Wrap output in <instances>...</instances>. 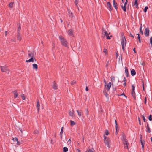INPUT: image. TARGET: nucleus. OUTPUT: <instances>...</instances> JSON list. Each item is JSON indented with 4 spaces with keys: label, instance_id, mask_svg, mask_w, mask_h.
<instances>
[{
    "label": "nucleus",
    "instance_id": "obj_1",
    "mask_svg": "<svg viewBox=\"0 0 152 152\" xmlns=\"http://www.w3.org/2000/svg\"><path fill=\"white\" fill-rule=\"evenodd\" d=\"M59 39L61 41V44L62 46L67 48H69L68 43L66 39L61 35L59 36Z\"/></svg>",
    "mask_w": 152,
    "mask_h": 152
},
{
    "label": "nucleus",
    "instance_id": "obj_2",
    "mask_svg": "<svg viewBox=\"0 0 152 152\" xmlns=\"http://www.w3.org/2000/svg\"><path fill=\"white\" fill-rule=\"evenodd\" d=\"M121 44L123 50L124 51L126 45V40L125 37L124 35H121Z\"/></svg>",
    "mask_w": 152,
    "mask_h": 152
},
{
    "label": "nucleus",
    "instance_id": "obj_3",
    "mask_svg": "<svg viewBox=\"0 0 152 152\" xmlns=\"http://www.w3.org/2000/svg\"><path fill=\"white\" fill-rule=\"evenodd\" d=\"M104 142L105 145L107 147H110V145L111 140L110 139L104 135Z\"/></svg>",
    "mask_w": 152,
    "mask_h": 152
},
{
    "label": "nucleus",
    "instance_id": "obj_4",
    "mask_svg": "<svg viewBox=\"0 0 152 152\" xmlns=\"http://www.w3.org/2000/svg\"><path fill=\"white\" fill-rule=\"evenodd\" d=\"M1 70L2 72H6L7 74H9V70L7 66H1Z\"/></svg>",
    "mask_w": 152,
    "mask_h": 152
},
{
    "label": "nucleus",
    "instance_id": "obj_5",
    "mask_svg": "<svg viewBox=\"0 0 152 152\" xmlns=\"http://www.w3.org/2000/svg\"><path fill=\"white\" fill-rule=\"evenodd\" d=\"M107 8L109 11H111L113 10V8L111 5V3L109 2H108L107 3Z\"/></svg>",
    "mask_w": 152,
    "mask_h": 152
},
{
    "label": "nucleus",
    "instance_id": "obj_6",
    "mask_svg": "<svg viewBox=\"0 0 152 152\" xmlns=\"http://www.w3.org/2000/svg\"><path fill=\"white\" fill-rule=\"evenodd\" d=\"M149 29L148 28H145L144 34L145 36L147 37L149 35Z\"/></svg>",
    "mask_w": 152,
    "mask_h": 152
},
{
    "label": "nucleus",
    "instance_id": "obj_7",
    "mask_svg": "<svg viewBox=\"0 0 152 152\" xmlns=\"http://www.w3.org/2000/svg\"><path fill=\"white\" fill-rule=\"evenodd\" d=\"M123 143L124 145V148L128 149V146L129 145V143L128 142L127 140L123 142Z\"/></svg>",
    "mask_w": 152,
    "mask_h": 152
},
{
    "label": "nucleus",
    "instance_id": "obj_8",
    "mask_svg": "<svg viewBox=\"0 0 152 152\" xmlns=\"http://www.w3.org/2000/svg\"><path fill=\"white\" fill-rule=\"evenodd\" d=\"M105 86L106 87V86H107V88H106L107 89L108 91H109L111 86V82H109L107 84V85H106L105 83Z\"/></svg>",
    "mask_w": 152,
    "mask_h": 152
},
{
    "label": "nucleus",
    "instance_id": "obj_9",
    "mask_svg": "<svg viewBox=\"0 0 152 152\" xmlns=\"http://www.w3.org/2000/svg\"><path fill=\"white\" fill-rule=\"evenodd\" d=\"M113 6L115 10H117L118 9V4L116 2L115 0H113Z\"/></svg>",
    "mask_w": 152,
    "mask_h": 152
},
{
    "label": "nucleus",
    "instance_id": "obj_10",
    "mask_svg": "<svg viewBox=\"0 0 152 152\" xmlns=\"http://www.w3.org/2000/svg\"><path fill=\"white\" fill-rule=\"evenodd\" d=\"M67 33L69 36H73V31L72 29H70L67 32Z\"/></svg>",
    "mask_w": 152,
    "mask_h": 152
},
{
    "label": "nucleus",
    "instance_id": "obj_11",
    "mask_svg": "<svg viewBox=\"0 0 152 152\" xmlns=\"http://www.w3.org/2000/svg\"><path fill=\"white\" fill-rule=\"evenodd\" d=\"M76 111L78 115L80 117H83V113L81 110H80L79 111L77 110Z\"/></svg>",
    "mask_w": 152,
    "mask_h": 152
},
{
    "label": "nucleus",
    "instance_id": "obj_12",
    "mask_svg": "<svg viewBox=\"0 0 152 152\" xmlns=\"http://www.w3.org/2000/svg\"><path fill=\"white\" fill-rule=\"evenodd\" d=\"M52 87L53 89L56 90L58 88L57 85L55 81L54 82L53 84Z\"/></svg>",
    "mask_w": 152,
    "mask_h": 152
},
{
    "label": "nucleus",
    "instance_id": "obj_13",
    "mask_svg": "<svg viewBox=\"0 0 152 152\" xmlns=\"http://www.w3.org/2000/svg\"><path fill=\"white\" fill-rule=\"evenodd\" d=\"M13 92L14 94V97L15 98L19 97V96L18 95V94L16 90L13 91Z\"/></svg>",
    "mask_w": 152,
    "mask_h": 152
},
{
    "label": "nucleus",
    "instance_id": "obj_14",
    "mask_svg": "<svg viewBox=\"0 0 152 152\" xmlns=\"http://www.w3.org/2000/svg\"><path fill=\"white\" fill-rule=\"evenodd\" d=\"M102 33L104 35V36L107 35L108 34L107 32L104 29V28H102Z\"/></svg>",
    "mask_w": 152,
    "mask_h": 152
},
{
    "label": "nucleus",
    "instance_id": "obj_15",
    "mask_svg": "<svg viewBox=\"0 0 152 152\" xmlns=\"http://www.w3.org/2000/svg\"><path fill=\"white\" fill-rule=\"evenodd\" d=\"M36 107L38 111V113H39L40 108V104L39 101L38 100L37 101V102Z\"/></svg>",
    "mask_w": 152,
    "mask_h": 152
},
{
    "label": "nucleus",
    "instance_id": "obj_16",
    "mask_svg": "<svg viewBox=\"0 0 152 152\" xmlns=\"http://www.w3.org/2000/svg\"><path fill=\"white\" fill-rule=\"evenodd\" d=\"M69 114V115L72 117H73L75 115V113L74 111L73 110L71 111H70Z\"/></svg>",
    "mask_w": 152,
    "mask_h": 152
},
{
    "label": "nucleus",
    "instance_id": "obj_17",
    "mask_svg": "<svg viewBox=\"0 0 152 152\" xmlns=\"http://www.w3.org/2000/svg\"><path fill=\"white\" fill-rule=\"evenodd\" d=\"M103 92L105 97L108 99L109 98L108 94L106 91V90H104Z\"/></svg>",
    "mask_w": 152,
    "mask_h": 152
},
{
    "label": "nucleus",
    "instance_id": "obj_18",
    "mask_svg": "<svg viewBox=\"0 0 152 152\" xmlns=\"http://www.w3.org/2000/svg\"><path fill=\"white\" fill-rule=\"evenodd\" d=\"M125 73L126 74V76L127 77L128 76L129 73L128 71V69L127 67H125Z\"/></svg>",
    "mask_w": 152,
    "mask_h": 152
},
{
    "label": "nucleus",
    "instance_id": "obj_19",
    "mask_svg": "<svg viewBox=\"0 0 152 152\" xmlns=\"http://www.w3.org/2000/svg\"><path fill=\"white\" fill-rule=\"evenodd\" d=\"M17 37L18 40H19L20 41L21 40V35H20V33L18 32V34H17Z\"/></svg>",
    "mask_w": 152,
    "mask_h": 152
},
{
    "label": "nucleus",
    "instance_id": "obj_20",
    "mask_svg": "<svg viewBox=\"0 0 152 152\" xmlns=\"http://www.w3.org/2000/svg\"><path fill=\"white\" fill-rule=\"evenodd\" d=\"M121 139L123 142L127 140V139H126V137L124 134H122V135Z\"/></svg>",
    "mask_w": 152,
    "mask_h": 152
},
{
    "label": "nucleus",
    "instance_id": "obj_21",
    "mask_svg": "<svg viewBox=\"0 0 152 152\" xmlns=\"http://www.w3.org/2000/svg\"><path fill=\"white\" fill-rule=\"evenodd\" d=\"M135 2L134 3V5L135 6L136 8H138V4L137 2L138 0H135Z\"/></svg>",
    "mask_w": 152,
    "mask_h": 152
},
{
    "label": "nucleus",
    "instance_id": "obj_22",
    "mask_svg": "<svg viewBox=\"0 0 152 152\" xmlns=\"http://www.w3.org/2000/svg\"><path fill=\"white\" fill-rule=\"evenodd\" d=\"M120 5L121 7V8L123 9V10L124 12H126V7L125 6H123L122 3Z\"/></svg>",
    "mask_w": 152,
    "mask_h": 152
},
{
    "label": "nucleus",
    "instance_id": "obj_23",
    "mask_svg": "<svg viewBox=\"0 0 152 152\" xmlns=\"http://www.w3.org/2000/svg\"><path fill=\"white\" fill-rule=\"evenodd\" d=\"M34 57L31 58L30 59H29V60H26V62H34Z\"/></svg>",
    "mask_w": 152,
    "mask_h": 152
},
{
    "label": "nucleus",
    "instance_id": "obj_24",
    "mask_svg": "<svg viewBox=\"0 0 152 152\" xmlns=\"http://www.w3.org/2000/svg\"><path fill=\"white\" fill-rule=\"evenodd\" d=\"M140 142L142 145V147L143 149L145 142L144 140H140Z\"/></svg>",
    "mask_w": 152,
    "mask_h": 152
},
{
    "label": "nucleus",
    "instance_id": "obj_25",
    "mask_svg": "<svg viewBox=\"0 0 152 152\" xmlns=\"http://www.w3.org/2000/svg\"><path fill=\"white\" fill-rule=\"evenodd\" d=\"M131 75L132 76H134L136 74V72L135 70L134 69H132L131 72Z\"/></svg>",
    "mask_w": 152,
    "mask_h": 152
},
{
    "label": "nucleus",
    "instance_id": "obj_26",
    "mask_svg": "<svg viewBox=\"0 0 152 152\" xmlns=\"http://www.w3.org/2000/svg\"><path fill=\"white\" fill-rule=\"evenodd\" d=\"M33 68L34 69H38V66L36 64H34L32 65Z\"/></svg>",
    "mask_w": 152,
    "mask_h": 152
},
{
    "label": "nucleus",
    "instance_id": "obj_27",
    "mask_svg": "<svg viewBox=\"0 0 152 152\" xmlns=\"http://www.w3.org/2000/svg\"><path fill=\"white\" fill-rule=\"evenodd\" d=\"M146 129L147 130V131L148 133H150L151 132V131L150 130V129L149 127L148 124V123L147 124V126H146Z\"/></svg>",
    "mask_w": 152,
    "mask_h": 152
},
{
    "label": "nucleus",
    "instance_id": "obj_28",
    "mask_svg": "<svg viewBox=\"0 0 152 152\" xmlns=\"http://www.w3.org/2000/svg\"><path fill=\"white\" fill-rule=\"evenodd\" d=\"M28 56L29 57H34V53H29L28 54Z\"/></svg>",
    "mask_w": 152,
    "mask_h": 152
},
{
    "label": "nucleus",
    "instance_id": "obj_29",
    "mask_svg": "<svg viewBox=\"0 0 152 152\" xmlns=\"http://www.w3.org/2000/svg\"><path fill=\"white\" fill-rule=\"evenodd\" d=\"M131 94L133 96V97L135 99L136 98V96H135V91H132L131 92Z\"/></svg>",
    "mask_w": 152,
    "mask_h": 152
},
{
    "label": "nucleus",
    "instance_id": "obj_30",
    "mask_svg": "<svg viewBox=\"0 0 152 152\" xmlns=\"http://www.w3.org/2000/svg\"><path fill=\"white\" fill-rule=\"evenodd\" d=\"M75 5H76L77 7V8L78 10H79V7L78 6V0H75Z\"/></svg>",
    "mask_w": 152,
    "mask_h": 152
},
{
    "label": "nucleus",
    "instance_id": "obj_31",
    "mask_svg": "<svg viewBox=\"0 0 152 152\" xmlns=\"http://www.w3.org/2000/svg\"><path fill=\"white\" fill-rule=\"evenodd\" d=\"M70 125L72 126H73L74 125H75V122H74L73 121H72V120H70Z\"/></svg>",
    "mask_w": 152,
    "mask_h": 152
},
{
    "label": "nucleus",
    "instance_id": "obj_32",
    "mask_svg": "<svg viewBox=\"0 0 152 152\" xmlns=\"http://www.w3.org/2000/svg\"><path fill=\"white\" fill-rule=\"evenodd\" d=\"M68 151L67 148L66 147H64L63 148V151L64 152H67Z\"/></svg>",
    "mask_w": 152,
    "mask_h": 152
},
{
    "label": "nucleus",
    "instance_id": "obj_33",
    "mask_svg": "<svg viewBox=\"0 0 152 152\" xmlns=\"http://www.w3.org/2000/svg\"><path fill=\"white\" fill-rule=\"evenodd\" d=\"M111 81L112 83H114L115 81V79L114 77H111Z\"/></svg>",
    "mask_w": 152,
    "mask_h": 152
},
{
    "label": "nucleus",
    "instance_id": "obj_34",
    "mask_svg": "<svg viewBox=\"0 0 152 152\" xmlns=\"http://www.w3.org/2000/svg\"><path fill=\"white\" fill-rule=\"evenodd\" d=\"M115 126L116 132V134H117V121H116V120H115Z\"/></svg>",
    "mask_w": 152,
    "mask_h": 152
},
{
    "label": "nucleus",
    "instance_id": "obj_35",
    "mask_svg": "<svg viewBox=\"0 0 152 152\" xmlns=\"http://www.w3.org/2000/svg\"><path fill=\"white\" fill-rule=\"evenodd\" d=\"M68 13L69 14V16L71 17H73V14L70 11H68Z\"/></svg>",
    "mask_w": 152,
    "mask_h": 152
},
{
    "label": "nucleus",
    "instance_id": "obj_36",
    "mask_svg": "<svg viewBox=\"0 0 152 152\" xmlns=\"http://www.w3.org/2000/svg\"><path fill=\"white\" fill-rule=\"evenodd\" d=\"M76 83V81L75 80H73L71 82V85H75Z\"/></svg>",
    "mask_w": 152,
    "mask_h": 152
},
{
    "label": "nucleus",
    "instance_id": "obj_37",
    "mask_svg": "<svg viewBox=\"0 0 152 152\" xmlns=\"http://www.w3.org/2000/svg\"><path fill=\"white\" fill-rule=\"evenodd\" d=\"M13 4H14V3L11 2L10 3L9 6L11 8H12L13 6Z\"/></svg>",
    "mask_w": 152,
    "mask_h": 152
},
{
    "label": "nucleus",
    "instance_id": "obj_38",
    "mask_svg": "<svg viewBox=\"0 0 152 152\" xmlns=\"http://www.w3.org/2000/svg\"><path fill=\"white\" fill-rule=\"evenodd\" d=\"M103 52L106 54H107V50L106 49H104Z\"/></svg>",
    "mask_w": 152,
    "mask_h": 152
},
{
    "label": "nucleus",
    "instance_id": "obj_39",
    "mask_svg": "<svg viewBox=\"0 0 152 152\" xmlns=\"http://www.w3.org/2000/svg\"><path fill=\"white\" fill-rule=\"evenodd\" d=\"M132 91H134L135 88V86L134 85H132Z\"/></svg>",
    "mask_w": 152,
    "mask_h": 152
},
{
    "label": "nucleus",
    "instance_id": "obj_40",
    "mask_svg": "<svg viewBox=\"0 0 152 152\" xmlns=\"http://www.w3.org/2000/svg\"><path fill=\"white\" fill-rule=\"evenodd\" d=\"M148 9V7L147 6H146L144 8L143 11L145 12H146Z\"/></svg>",
    "mask_w": 152,
    "mask_h": 152
},
{
    "label": "nucleus",
    "instance_id": "obj_41",
    "mask_svg": "<svg viewBox=\"0 0 152 152\" xmlns=\"http://www.w3.org/2000/svg\"><path fill=\"white\" fill-rule=\"evenodd\" d=\"M21 97H22V99L23 100H25L26 99V98L24 96V94H21Z\"/></svg>",
    "mask_w": 152,
    "mask_h": 152
},
{
    "label": "nucleus",
    "instance_id": "obj_42",
    "mask_svg": "<svg viewBox=\"0 0 152 152\" xmlns=\"http://www.w3.org/2000/svg\"><path fill=\"white\" fill-rule=\"evenodd\" d=\"M106 37L107 39H110V37H112V36H110L108 35V34L105 36Z\"/></svg>",
    "mask_w": 152,
    "mask_h": 152
},
{
    "label": "nucleus",
    "instance_id": "obj_43",
    "mask_svg": "<svg viewBox=\"0 0 152 152\" xmlns=\"http://www.w3.org/2000/svg\"><path fill=\"white\" fill-rule=\"evenodd\" d=\"M86 152H94L92 150L89 149L87 150Z\"/></svg>",
    "mask_w": 152,
    "mask_h": 152
},
{
    "label": "nucleus",
    "instance_id": "obj_44",
    "mask_svg": "<svg viewBox=\"0 0 152 152\" xmlns=\"http://www.w3.org/2000/svg\"><path fill=\"white\" fill-rule=\"evenodd\" d=\"M105 134L106 135H108L109 134V132L107 130H106L105 132Z\"/></svg>",
    "mask_w": 152,
    "mask_h": 152
},
{
    "label": "nucleus",
    "instance_id": "obj_45",
    "mask_svg": "<svg viewBox=\"0 0 152 152\" xmlns=\"http://www.w3.org/2000/svg\"><path fill=\"white\" fill-rule=\"evenodd\" d=\"M142 25H141L140 27V32L142 34V35H143V31H142Z\"/></svg>",
    "mask_w": 152,
    "mask_h": 152
},
{
    "label": "nucleus",
    "instance_id": "obj_46",
    "mask_svg": "<svg viewBox=\"0 0 152 152\" xmlns=\"http://www.w3.org/2000/svg\"><path fill=\"white\" fill-rule=\"evenodd\" d=\"M12 140L14 141H18V139L17 138L15 137V138H13L12 139Z\"/></svg>",
    "mask_w": 152,
    "mask_h": 152
},
{
    "label": "nucleus",
    "instance_id": "obj_47",
    "mask_svg": "<svg viewBox=\"0 0 152 152\" xmlns=\"http://www.w3.org/2000/svg\"><path fill=\"white\" fill-rule=\"evenodd\" d=\"M152 116L151 115H150L148 117V119L150 121H151L152 120Z\"/></svg>",
    "mask_w": 152,
    "mask_h": 152
},
{
    "label": "nucleus",
    "instance_id": "obj_48",
    "mask_svg": "<svg viewBox=\"0 0 152 152\" xmlns=\"http://www.w3.org/2000/svg\"><path fill=\"white\" fill-rule=\"evenodd\" d=\"M86 111V114L87 115H88V111L87 109H86L85 110Z\"/></svg>",
    "mask_w": 152,
    "mask_h": 152
},
{
    "label": "nucleus",
    "instance_id": "obj_49",
    "mask_svg": "<svg viewBox=\"0 0 152 152\" xmlns=\"http://www.w3.org/2000/svg\"><path fill=\"white\" fill-rule=\"evenodd\" d=\"M21 29V27L20 26V25H19V27H18V31L19 32L20 31V29Z\"/></svg>",
    "mask_w": 152,
    "mask_h": 152
},
{
    "label": "nucleus",
    "instance_id": "obj_50",
    "mask_svg": "<svg viewBox=\"0 0 152 152\" xmlns=\"http://www.w3.org/2000/svg\"><path fill=\"white\" fill-rule=\"evenodd\" d=\"M142 118L143 119L144 121V122H145L146 121V119L143 115L142 116Z\"/></svg>",
    "mask_w": 152,
    "mask_h": 152
},
{
    "label": "nucleus",
    "instance_id": "obj_51",
    "mask_svg": "<svg viewBox=\"0 0 152 152\" xmlns=\"http://www.w3.org/2000/svg\"><path fill=\"white\" fill-rule=\"evenodd\" d=\"M34 133L35 134H37L38 133V131L37 130H35L34 132Z\"/></svg>",
    "mask_w": 152,
    "mask_h": 152
},
{
    "label": "nucleus",
    "instance_id": "obj_52",
    "mask_svg": "<svg viewBox=\"0 0 152 152\" xmlns=\"http://www.w3.org/2000/svg\"><path fill=\"white\" fill-rule=\"evenodd\" d=\"M137 35H138L137 38H138V39H140L139 34H137Z\"/></svg>",
    "mask_w": 152,
    "mask_h": 152
},
{
    "label": "nucleus",
    "instance_id": "obj_53",
    "mask_svg": "<svg viewBox=\"0 0 152 152\" xmlns=\"http://www.w3.org/2000/svg\"><path fill=\"white\" fill-rule=\"evenodd\" d=\"M138 121H139V124L140 125H141V121H140V118L139 117L138 118Z\"/></svg>",
    "mask_w": 152,
    "mask_h": 152
},
{
    "label": "nucleus",
    "instance_id": "obj_54",
    "mask_svg": "<svg viewBox=\"0 0 152 152\" xmlns=\"http://www.w3.org/2000/svg\"><path fill=\"white\" fill-rule=\"evenodd\" d=\"M17 142V145H20V142L18 141H18H16Z\"/></svg>",
    "mask_w": 152,
    "mask_h": 152
},
{
    "label": "nucleus",
    "instance_id": "obj_55",
    "mask_svg": "<svg viewBox=\"0 0 152 152\" xmlns=\"http://www.w3.org/2000/svg\"><path fill=\"white\" fill-rule=\"evenodd\" d=\"M126 81V78L125 77H124L123 78V82H125Z\"/></svg>",
    "mask_w": 152,
    "mask_h": 152
},
{
    "label": "nucleus",
    "instance_id": "obj_56",
    "mask_svg": "<svg viewBox=\"0 0 152 152\" xmlns=\"http://www.w3.org/2000/svg\"><path fill=\"white\" fill-rule=\"evenodd\" d=\"M123 85L124 86H126V82H124V83H123Z\"/></svg>",
    "mask_w": 152,
    "mask_h": 152
},
{
    "label": "nucleus",
    "instance_id": "obj_57",
    "mask_svg": "<svg viewBox=\"0 0 152 152\" xmlns=\"http://www.w3.org/2000/svg\"><path fill=\"white\" fill-rule=\"evenodd\" d=\"M133 51H134V52L135 53H136V50H135V48H134L133 49Z\"/></svg>",
    "mask_w": 152,
    "mask_h": 152
},
{
    "label": "nucleus",
    "instance_id": "obj_58",
    "mask_svg": "<svg viewBox=\"0 0 152 152\" xmlns=\"http://www.w3.org/2000/svg\"><path fill=\"white\" fill-rule=\"evenodd\" d=\"M130 36L132 37L133 38L134 37V36L131 33L130 34Z\"/></svg>",
    "mask_w": 152,
    "mask_h": 152
},
{
    "label": "nucleus",
    "instance_id": "obj_59",
    "mask_svg": "<svg viewBox=\"0 0 152 152\" xmlns=\"http://www.w3.org/2000/svg\"><path fill=\"white\" fill-rule=\"evenodd\" d=\"M144 103L145 104H146V97H145V98Z\"/></svg>",
    "mask_w": 152,
    "mask_h": 152
},
{
    "label": "nucleus",
    "instance_id": "obj_60",
    "mask_svg": "<svg viewBox=\"0 0 152 152\" xmlns=\"http://www.w3.org/2000/svg\"><path fill=\"white\" fill-rule=\"evenodd\" d=\"M63 133V131H61V132L60 133V135H62Z\"/></svg>",
    "mask_w": 152,
    "mask_h": 152
},
{
    "label": "nucleus",
    "instance_id": "obj_61",
    "mask_svg": "<svg viewBox=\"0 0 152 152\" xmlns=\"http://www.w3.org/2000/svg\"><path fill=\"white\" fill-rule=\"evenodd\" d=\"M120 95H123L124 96H125L126 97V96L124 94V93H123L122 94H121Z\"/></svg>",
    "mask_w": 152,
    "mask_h": 152
},
{
    "label": "nucleus",
    "instance_id": "obj_62",
    "mask_svg": "<svg viewBox=\"0 0 152 152\" xmlns=\"http://www.w3.org/2000/svg\"><path fill=\"white\" fill-rule=\"evenodd\" d=\"M86 91H88V87L86 86Z\"/></svg>",
    "mask_w": 152,
    "mask_h": 152
},
{
    "label": "nucleus",
    "instance_id": "obj_63",
    "mask_svg": "<svg viewBox=\"0 0 152 152\" xmlns=\"http://www.w3.org/2000/svg\"><path fill=\"white\" fill-rule=\"evenodd\" d=\"M71 140L70 139H69L68 141V142L69 143V144H70L71 143Z\"/></svg>",
    "mask_w": 152,
    "mask_h": 152
},
{
    "label": "nucleus",
    "instance_id": "obj_64",
    "mask_svg": "<svg viewBox=\"0 0 152 152\" xmlns=\"http://www.w3.org/2000/svg\"><path fill=\"white\" fill-rule=\"evenodd\" d=\"M5 36L7 35V34L8 33V32L7 31H5Z\"/></svg>",
    "mask_w": 152,
    "mask_h": 152
}]
</instances>
